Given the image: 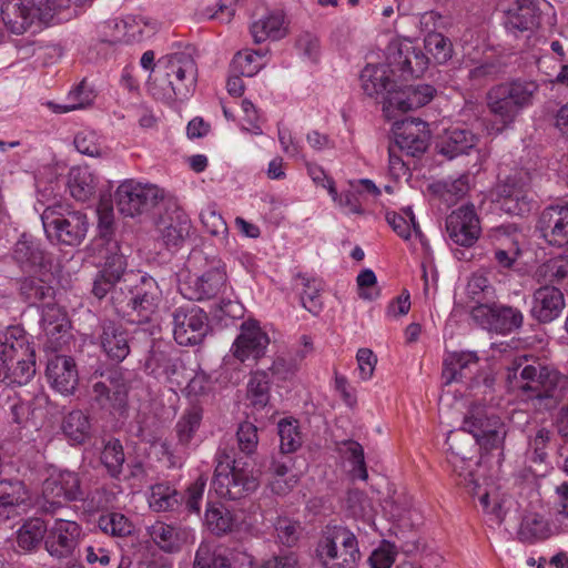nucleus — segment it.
I'll return each mask as SVG.
<instances>
[{"mask_svg": "<svg viewBox=\"0 0 568 568\" xmlns=\"http://www.w3.org/2000/svg\"><path fill=\"white\" fill-rule=\"evenodd\" d=\"M506 383L539 410L556 408L568 390L567 375L527 356L516 357L507 366Z\"/></svg>", "mask_w": 568, "mask_h": 568, "instance_id": "obj_1", "label": "nucleus"}, {"mask_svg": "<svg viewBox=\"0 0 568 568\" xmlns=\"http://www.w3.org/2000/svg\"><path fill=\"white\" fill-rule=\"evenodd\" d=\"M197 65L192 54L179 51L161 57L156 70L150 78V89L154 95L168 101L185 100L195 90Z\"/></svg>", "mask_w": 568, "mask_h": 568, "instance_id": "obj_2", "label": "nucleus"}, {"mask_svg": "<svg viewBox=\"0 0 568 568\" xmlns=\"http://www.w3.org/2000/svg\"><path fill=\"white\" fill-rule=\"evenodd\" d=\"M539 90L537 81L525 78L493 85L486 93V104L497 132L510 128L519 114L535 103Z\"/></svg>", "mask_w": 568, "mask_h": 568, "instance_id": "obj_3", "label": "nucleus"}, {"mask_svg": "<svg viewBox=\"0 0 568 568\" xmlns=\"http://www.w3.org/2000/svg\"><path fill=\"white\" fill-rule=\"evenodd\" d=\"M161 300V290L156 281L148 275H131L123 280L112 293L115 311L132 323L143 324L151 321Z\"/></svg>", "mask_w": 568, "mask_h": 568, "instance_id": "obj_4", "label": "nucleus"}, {"mask_svg": "<svg viewBox=\"0 0 568 568\" xmlns=\"http://www.w3.org/2000/svg\"><path fill=\"white\" fill-rule=\"evenodd\" d=\"M36 373V353L26 332L9 326L0 332V379L7 384H27Z\"/></svg>", "mask_w": 568, "mask_h": 568, "instance_id": "obj_5", "label": "nucleus"}, {"mask_svg": "<svg viewBox=\"0 0 568 568\" xmlns=\"http://www.w3.org/2000/svg\"><path fill=\"white\" fill-rule=\"evenodd\" d=\"M215 462L212 488L219 497L239 500L257 489V478L246 469V464L241 459L231 457L225 450H219Z\"/></svg>", "mask_w": 568, "mask_h": 568, "instance_id": "obj_6", "label": "nucleus"}, {"mask_svg": "<svg viewBox=\"0 0 568 568\" xmlns=\"http://www.w3.org/2000/svg\"><path fill=\"white\" fill-rule=\"evenodd\" d=\"M41 221L48 240L64 246H79L89 229L85 213L70 210L61 203L45 207Z\"/></svg>", "mask_w": 568, "mask_h": 568, "instance_id": "obj_7", "label": "nucleus"}, {"mask_svg": "<svg viewBox=\"0 0 568 568\" xmlns=\"http://www.w3.org/2000/svg\"><path fill=\"white\" fill-rule=\"evenodd\" d=\"M316 552L324 568H357L362 558L357 537L343 526L327 527Z\"/></svg>", "mask_w": 568, "mask_h": 568, "instance_id": "obj_8", "label": "nucleus"}, {"mask_svg": "<svg viewBox=\"0 0 568 568\" xmlns=\"http://www.w3.org/2000/svg\"><path fill=\"white\" fill-rule=\"evenodd\" d=\"M0 14L8 30L23 34L33 27L49 24L54 16V7L50 0H4Z\"/></svg>", "mask_w": 568, "mask_h": 568, "instance_id": "obj_9", "label": "nucleus"}, {"mask_svg": "<svg viewBox=\"0 0 568 568\" xmlns=\"http://www.w3.org/2000/svg\"><path fill=\"white\" fill-rule=\"evenodd\" d=\"M42 509L45 513L54 514L65 503L84 500L87 494L78 473L50 467L42 483Z\"/></svg>", "mask_w": 568, "mask_h": 568, "instance_id": "obj_10", "label": "nucleus"}, {"mask_svg": "<svg viewBox=\"0 0 568 568\" xmlns=\"http://www.w3.org/2000/svg\"><path fill=\"white\" fill-rule=\"evenodd\" d=\"M163 196V191L156 185L130 179L116 187L114 201L122 215L135 217L150 212Z\"/></svg>", "mask_w": 568, "mask_h": 568, "instance_id": "obj_11", "label": "nucleus"}, {"mask_svg": "<svg viewBox=\"0 0 568 568\" xmlns=\"http://www.w3.org/2000/svg\"><path fill=\"white\" fill-rule=\"evenodd\" d=\"M171 317L173 337L179 345H200L211 331L207 314L195 304H184L175 307Z\"/></svg>", "mask_w": 568, "mask_h": 568, "instance_id": "obj_12", "label": "nucleus"}, {"mask_svg": "<svg viewBox=\"0 0 568 568\" xmlns=\"http://www.w3.org/2000/svg\"><path fill=\"white\" fill-rule=\"evenodd\" d=\"M463 428L486 450L498 449L504 445L506 436L504 423L481 405H474L470 408L464 419Z\"/></svg>", "mask_w": 568, "mask_h": 568, "instance_id": "obj_13", "label": "nucleus"}, {"mask_svg": "<svg viewBox=\"0 0 568 568\" xmlns=\"http://www.w3.org/2000/svg\"><path fill=\"white\" fill-rule=\"evenodd\" d=\"M128 379L121 368H111L91 377V399L103 409H121L128 399Z\"/></svg>", "mask_w": 568, "mask_h": 568, "instance_id": "obj_14", "label": "nucleus"}, {"mask_svg": "<svg viewBox=\"0 0 568 568\" xmlns=\"http://www.w3.org/2000/svg\"><path fill=\"white\" fill-rule=\"evenodd\" d=\"M428 57L409 39L394 40L387 47V65L399 78H419L427 70Z\"/></svg>", "mask_w": 568, "mask_h": 568, "instance_id": "obj_15", "label": "nucleus"}, {"mask_svg": "<svg viewBox=\"0 0 568 568\" xmlns=\"http://www.w3.org/2000/svg\"><path fill=\"white\" fill-rule=\"evenodd\" d=\"M227 284L225 264L221 260L213 262L210 270L202 275L189 276L180 283L181 294L191 301H204L217 297L224 293Z\"/></svg>", "mask_w": 568, "mask_h": 568, "instance_id": "obj_16", "label": "nucleus"}, {"mask_svg": "<svg viewBox=\"0 0 568 568\" xmlns=\"http://www.w3.org/2000/svg\"><path fill=\"white\" fill-rule=\"evenodd\" d=\"M546 0H505L500 3L505 13V27L515 37L534 32L541 20Z\"/></svg>", "mask_w": 568, "mask_h": 568, "instance_id": "obj_17", "label": "nucleus"}, {"mask_svg": "<svg viewBox=\"0 0 568 568\" xmlns=\"http://www.w3.org/2000/svg\"><path fill=\"white\" fill-rule=\"evenodd\" d=\"M470 315L483 328L498 333L509 334L523 326V313L513 306L503 304H486L477 300Z\"/></svg>", "mask_w": 568, "mask_h": 568, "instance_id": "obj_18", "label": "nucleus"}, {"mask_svg": "<svg viewBox=\"0 0 568 568\" xmlns=\"http://www.w3.org/2000/svg\"><path fill=\"white\" fill-rule=\"evenodd\" d=\"M528 180L527 173L515 172L498 184L497 194L504 212L523 216L531 211L534 200Z\"/></svg>", "mask_w": 568, "mask_h": 568, "instance_id": "obj_19", "label": "nucleus"}, {"mask_svg": "<svg viewBox=\"0 0 568 568\" xmlns=\"http://www.w3.org/2000/svg\"><path fill=\"white\" fill-rule=\"evenodd\" d=\"M81 534L82 528L77 521L58 518L47 528L45 550L51 557L67 559L77 549Z\"/></svg>", "mask_w": 568, "mask_h": 568, "instance_id": "obj_20", "label": "nucleus"}, {"mask_svg": "<svg viewBox=\"0 0 568 568\" xmlns=\"http://www.w3.org/2000/svg\"><path fill=\"white\" fill-rule=\"evenodd\" d=\"M270 344L268 335L253 320L244 321L240 326V334L232 344L231 353L240 361L257 362L265 355Z\"/></svg>", "mask_w": 568, "mask_h": 568, "instance_id": "obj_21", "label": "nucleus"}, {"mask_svg": "<svg viewBox=\"0 0 568 568\" xmlns=\"http://www.w3.org/2000/svg\"><path fill=\"white\" fill-rule=\"evenodd\" d=\"M536 231L549 245H568V203L546 206L539 214Z\"/></svg>", "mask_w": 568, "mask_h": 568, "instance_id": "obj_22", "label": "nucleus"}, {"mask_svg": "<svg viewBox=\"0 0 568 568\" xmlns=\"http://www.w3.org/2000/svg\"><path fill=\"white\" fill-rule=\"evenodd\" d=\"M446 232L457 245L469 247L479 239L481 227L473 204L454 210L446 217Z\"/></svg>", "mask_w": 568, "mask_h": 568, "instance_id": "obj_23", "label": "nucleus"}, {"mask_svg": "<svg viewBox=\"0 0 568 568\" xmlns=\"http://www.w3.org/2000/svg\"><path fill=\"white\" fill-rule=\"evenodd\" d=\"M436 93V89L426 83H418L398 88L386 98L383 111L392 116L395 111L407 112L422 108L429 103Z\"/></svg>", "mask_w": 568, "mask_h": 568, "instance_id": "obj_24", "label": "nucleus"}, {"mask_svg": "<svg viewBox=\"0 0 568 568\" xmlns=\"http://www.w3.org/2000/svg\"><path fill=\"white\" fill-rule=\"evenodd\" d=\"M479 357L475 352H454L448 354L443 363L442 377L445 385L454 382L467 383L474 388L479 384L477 374Z\"/></svg>", "mask_w": 568, "mask_h": 568, "instance_id": "obj_25", "label": "nucleus"}, {"mask_svg": "<svg viewBox=\"0 0 568 568\" xmlns=\"http://www.w3.org/2000/svg\"><path fill=\"white\" fill-rule=\"evenodd\" d=\"M393 133L396 146L407 155L418 156L428 148V124L420 119L396 122Z\"/></svg>", "mask_w": 568, "mask_h": 568, "instance_id": "obj_26", "label": "nucleus"}, {"mask_svg": "<svg viewBox=\"0 0 568 568\" xmlns=\"http://www.w3.org/2000/svg\"><path fill=\"white\" fill-rule=\"evenodd\" d=\"M12 257L22 271L28 272L49 271L52 262L41 242L27 233L14 244Z\"/></svg>", "mask_w": 568, "mask_h": 568, "instance_id": "obj_27", "label": "nucleus"}, {"mask_svg": "<svg viewBox=\"0 0 568 568\" xmlns=\"http://www.w3.org/2000/svg\"><path fill=\"white\" fill-rule=\"evenodd\" d=\"M45 376L50 386L62 395L73 394L79 383L77 364L70 356L57 355L50 358Z\"/></svg>", "mask_w": 568, "mask_h": 568, "instance_id": "obj_28", "label": "nucleus"}, {"mask_svg": "<svg viewBox=\"0 0 568 568\" xmlns=\"http://www.w3.org/2000/svg\"><path fill=\"white\" fill-rule=\"evenodd\" d=\"M565 306L564 293L554 285H544L532 294L530 314L537 322L547 324L558 318Z\"/></svg>", "mask_w": 568, "mask_h": 568, "instance_id": "obj_29", "label": "nucleus"}, {"mask_svg": "<svg viewBox=\"0 0 568 568\" xmlns=\"http://www.w3.org/2000/svg\"><path fill=\"white\" fill-rule=\"evenodd\" d=\"M99 343L112 362L120 363L130 354L128 332L121 323L103 320L100 324Z\"/></svg>", "mask_w": 568, "mask_h": 568, "instance_id": "obj_30", "label": "nucleus"}, {"mask_svg": "<svg viewBox=\"0 0 568 568\" xmlns=\"http://www.w3.org/2000/svg\"><path fill=\"white\" fill-rule=\"evenodd\" d=\"M152 541L164 552H179L186 544L193 540V530L189 527L169 525L156 521L149 527Z\"/></svg>", "mask_w": 568, "mask_h": 568, "instance_id": "obj_31", "label": "nucleus"}, {"mask_svg": "<svg viewBox=\"0 0 568 568\" xmlns=\"http://www.w3.org/2000/svg\"><path fill=\"white\" fill-rule=\"evenodd\" d=\"M191 229L190 220L186 213L179 209L173 207L168 210L165 214L161 215L156 230L160 239L169 246H179L189 235Z\"/></svg>", "mask_w": 568, "mask_h": 568, "instance_id": "obj_32", "label": "nucleus"}, {"mask_svg": "<svg viewBox=\"0 0 568 568\" xmlns=\"http://www.w3.org/2000/svg\"><path fill=\"white\" fill-rule=\"evenodd\" d=\"M41 327L53 351L61 348L69 336L70 322L67 313L54 304H47L42 310Z\"/></svg>", "mask_w": 568, "mask_h": 568, "instance_id": "obj_33", "label": "nucleus"}, {"mask_svg": "<svg viewBox=\"0 0 568 568\" xmlns=\"http://www.w3.org/2000/svg\"><path fill=\"white\" fill-rule=\"evenodd\" d=\"M478 136L465 128H449L439 136L436 148L438 153L453 160L459 155L468 154L478 143Z\"/></svg>", "mask_w": 568, "mask_h": 568, "instance_id": "obj_34", "label": "nucleus"}, {"mask_svg": "<svg viewBox=\"0 0 568 568\" xmlns=\"http://www.w3.org/2000/svg\"><path fill=\"white\" fill-rule=\"evenodd\" d=\"M388 65L367 64L361 72L359 80L364 93L371 98H386L394 93L396 83L389 77Z\"/></svg>", "mask_w": 568, "mask_h": 568, "instance_id": "obj_35", "label": "nucleus"}, {"mask_svg": "<svg viewBox=\"0 0 568 568\" xmlns=\"http://www.w3.org/2000/svg\"><path fill=\"white\" fill-rule=\"evenodd\" d=\"M437 18L435 12H426L420 18V24L424 30H427V34L424 39L425 49L433 55L437 63L442 64L452 58L453 45L448 38L429 29L430 26H435Z\"/></svg>", "mask_w": 568, "mask_h": 568, "instance_id": "obj_36", "label": "nucleus"}, {"mask_svg": "<svg viewBox=\"0 0 568 568\" xmlns=\"http://www.w3.org/2000/svg\"><path fill=\"white\" fill-rule=\"evenodd\" d=\"M287 23L281 10L267 12L251 24V34L255 43L283 39L287 34Z\"/></svg>", "mask_w": 568, "mask_h": 568, "instance_id": "obj_37", "label": "nucleus"}, {"mask_svg": "<svg viewBox=\"0 0 568 568\" xmlns=\"http://www.w3.org/2000/svg\"><path fill=\"white\" fill-rule=\"evenodd\" d=\"M466 453H447V463L459 486L465 487L469 494H476L479 488L476 468L479 462L466 458Z\"/></svg>", "mask_w": 568, "mask_h": 568, "instance_id": "obj_38", "label": "nucleus"}, {"mask_svg": "<svg viewBox=\"0 0 568 568\" xmlns=\"http://www.w3.org/2000/svg\"><path fill=\"white\" fill-rule=\"evenodd\" d=\"M98 179L88 166L72 168L68 174L70 194L79 202L89 201L95 194Z\"/></svg>", "mask_w": 568, "mask_h": 568, "instance_id": "obj_39", "label": "nucleus"}, {"mask_svg": "<svg viewBox=\"0 0 568 568\" xmlns=\"http://www.w3.org/2000/svg\"><path fill=\"white\" fill-rule=\"evenodd\" d=\"M295 286L301 288V303L303 307L310 313L317 315L323 307L321 298L322 281L306 274H297L295 276Z\"/></svg>", "mask_w": 568, "mask_h": 568, "instance_id": "obj_40", "label": "nucleus"}, {"mask_svg": "<svg viewBox=\"0 0 568 568\" xmlns=\"http://www.w3.org/2000/svg\"><path fill=\"white\" fill-rule=\"evenodd\" d=\"M19 293L27 303L34 305L52 300L54 288L42 277L26 276L19 280Z\"/></svg>", "mask_w": 568, "mask_h": 568, "instance_id": "obj_41", "label": "nucleus"}, {"mask_svg": "<svg viewBox=\"0 0 568 568\" xmlns=\"http://www.w3.org/2000/svg\"><path fill=\"white\" fill-rule=\"evenodd\" d=\"M536 277L545 285H562L568 281V256L558 255L547 260L536 270Z\"/></svg>", "mask_w": 568, "mask_h": 568, "instance_id": "obj_42", "label": "nucleus"}, {"mask_svg": "<svg viewBox=\"0 0 568 568\" xmlns=\"http://www.w3.org/2000/svg\"><path fill=\"white\" fill-rule=\"evenodd\" d=\"M182 501V495L166 483L155 484L151 487L149 504L155 511H172L176 509Z\"/></svg>", "mask_w": 568, "mask_h": 568, "instance_id": "obj_43", "label": "nucleus"}, {"mask_svg": "<svg viewBox=\"0 0 568 568\" xmlns=\"http://www.w3.org/2000/svg\"><path fill=\"white\" fill-rule=\"evenodd\" d=\"M178 362L168 352L153 348L145 361V369L156 378H171L178 372Z\"/></svg>", "mask_w": 568, "mask_h": 568, "instance_id": "obj_44", "label": "nucleus"}, {"mask_svg": "<svg viewBox=\"0 0 568 568\" xmlns=\"http://www.w3.org/2000/svg\"><path fill=\"white\" fill-rule=\"evenodd\" d=\"M62 430L70 440L82 444L90 436L89 417L82 410H72L63 418Z\"/></svg>", "mask_w": 568, "mask_h": 568, "instance_id": "obj_45", "label": "nucleus"}, {"mask_svg": "<svg viewBox=\"0 0 568 568\" xmlns=\"http://www.w3.org/2000/svg\"><path fill=\"white\" fill-rule=\"evenodd\" d=\"M47 526L39 518L27 520L17 532V544L24 550H32L45 539Z\"/></svg>", "mask_w": 568, "mask_h": 568, "instance_id": "obj_46", "label": "nucleus"}, {"mask_svg": "<svg viewBox=\"0 0 568 568\" xmlns=\"http://www.w3.org/2000/svg\"><path fill=\"white\" fill-rule=\"evenodd\" d=\"M271 381L266 371H256L247 383V398L255 408H264L270 400Z\"/></svg>", "mask_w": 568, "mask_h": 568, "instance_id": "obj_47", "label": "nucleus"}, {"mask_svg": "<svg viewBox=\"0 0 568 568\" xmlns=\"http://www.w3.org/2000/svg\"><path fill=\"white\" fill-rule=\"evenodd\" d=\"M518 538L524 542L546 539L551 535L549 524L539 515L530 514L523 518L518 529Z\"/></svg>", "mask_w": 568, "mask_h": 568, "instance_id": "obj_48", "label": "nucleus"}, {"mask_svg": "<svg viewBox=\"0 0 568 568\" xmlns=\"http://www.w3.org/2000/svg\"><path fill=\"white\" fill-rule=\"evenodd\" d=\"M339 452L352 464L351 474L353 478L367 480L368 473L365 463L363 446L353 439H345L339 444Z\"/></svg>", "mask_w": 568, "mask_h": 568, "instance_id": "obj_49", "label": "nucleus"}, {"mask_svg": "<svg viewBox=\"0 0 568 568\" xmlns=\"http://www.w3.org/2000/svg\"><path fill=\"white\" fill-rule=\"evenodd\" d=\"M125 460L123 446L119 439H110L105 443L101 453V462L112 477H118Z\"/></svg>", "mask_w": 568, "mask_h": 568, "instance_id": "obj_50", "label": "nucleus"}, {"mask_svg": "<svg viewBox=\"0 0 568 568\" xmlns=\"http://www.w3.org/2000/svg\"><path fill=\"white\" fill-rule=\"evenodd\" d=\"M98 527L113 537H125L132 532L133 526L130 520L120 513L102 514L98 519Z\"/></svg>", "mask_w": 568, "mask_h": 568, "instance_id": "obj_51", "label": "nucleus"}, {"mask_svg": "<svg viewBox=\"0 0 568 568\" xmlns=\"http://www.w3.org/2000/svg\"><path fill=\"white\" fill-rule=\"evenodd\" d=\"M205 523L215 535H223L232 530L234 519L223 506H210L205 511Z\"/></svg>", "mask_w": 568, "mask_h": 568, "instance_id": "obj_52", "label": "nucleus"}, {"mask_svg": "<svg viewBox=\"0 0 568 568\" xmlns=\"http://www.w3.org/2000/svg\"><path fill=\"white\" fill-rule=\"evenodd\" d=\"M554 434L551 430L540 427L529 437L528 454L535 463H544L548 457Z\"/></svg>", "mask_w": 568, "mask_h": 568, "instance_id": "obj_53", "label": "nucleus"}, {"mask_svg": "<svg viewBox=\"0 0 568 568\" xmlns=\"http://www.w3.org/2000/svg\"><path fill=\"white\" fill-rule=\"evenodd\" d=\"M432 187L445 201L457 200L467 193L468 178L462 175L456 179H446L434 183Z\"/></svg>", "mask_w": 568, "mask_h": 568, "instance_id": "obj_54", "label": "nucleus"}, {"mask_svg": "<svg viewBox=\"0 0 568 568\" xmlns=\"http://www.w3.org/2000/svg\"><path fill=\"white\" fill-rule=\"evenodd\" d=\"M503 73V63L497 59H491L471 68L468 72V78L475 84H484L498 79Z\"/></svg>", "mask_w": 568, "mask_h": 568, "instance_id": "obj_55", "label": "nucleus"}, {"mask_svg": "<svg viewBox=\"0 0 568 568\" xmlns=\"http://www.w3.org/2000/svg\"><path fill=\"white\" fill-rule=\"evenodd\" d=\"M404 213L406 216L396 212H387L385 219L398 236L404 240H408L410 237L412 227L416 233H419V226L415 221V216L410 207L404 210Z\"/></svg>", "mask_w": 568, "mask_h": 568, "instance_id": "obj_56", "label": "nucleus"}, {"mask_svg": "<svg viewBox=\"0 0 568 568\" xmlns=\"http://www.w3.org/2000/svg\"><path fill=\"white\" fill-rule=\"evenodd\" d=\"M200 219L202 225L211 235L226 241L229 234L227 224L213 205L203 209L200 213Z\"/></svg>", "mask_w": 568, "mask_h": 568, "instance_id": "obj_57", "label": "nucleus"}, {"mask_svg": "<svg viewBox=\"0 0 568 568\" xmlns=\"http://www.w3.org/2000/svg\"><path fill=\"white\" fill-rule=\"evenodd\" d=\"M280 449L283 454L295 452L302 445V437L295 422L281 420L278 423Z\"/></svg>", "mask_w": 568, "mask_h": 568, "instance_id": "obj_58", "label": "nucleus"}, {"mask_svg": "<svg viewBox=\"0 0 568 568\" xmlns=\"http://www.w3.org/2000/svg\"><path fill=\"white\" fill-rule=\"evenodd\" d=\"M446 444L448 445L447 453H466V458L474 459L476 448L479 446L474 438L464 429L450 432L447 436Z\"/></svg>", "mask_w": 568, "mask_h": 568, "instance_id": "obj_59", "label": "nucleus"}, {"mask_svg": "<svg viewBox=\"0 0 568 568\" xmlns=\"http://www.w3.org/2000/svg\"><path fill=\"white\" fill-rule=\"evenodd\" d=\"M93 98L92 90L87 85L85 81H82L74 90L69 92L67 103L57 108L62 113L83 109L92 103Z\"/></svg>", "mask_w": 568, "mask_h": 568, "instance_id": "obj_60", "label": "nucleus"}, {"mask_svg": "<svg viewBox=\"0 0 568 568\" xmlns=\"http://www.w3.org/2000/svg\"><path fill=\"white\" fill-rule=\"evenodd\" d=\"M202 419L201 410L193 407L187 410L176 424V433L182 444H187L196 429L200 426Z\"/></svg>", "mask_w": 568, "mask_h": 568, "instance_id": "obj_61", "label": "nucleus"}, {"mask_svg": "<svg viewBox=\"0 0 568 568\" xmlns=\"http://www.w3.org/2000/svg\"><path fill=\"white\" fill-rule=\"evenodd\" d=\"M193 568H231V565L226 557L212 552L206 545H201L195 554Z\"/></svg>", "mask_w": 568, "mask_h": 568, "instance_id": "obj_62", "label": "nucleus"}, {"mask_svg": "<svg viewBox=\"0 0 568 568\" xmlns=\"http://www.w3.org/2000/svg\"><path fill=\"white\" fill-rule=\"evenodd\" d=\"M236 437L239 448L242 453L248 456L256 450L258 436L255 425L250 422L241 423L236 432Z\"/></svg>", "mask_w": 568, "mask_h": 568, "instance_id": "obj_63", "label": "nucleus"}, {"mask_svg": "<svg viewBox=\"0 0 568 568\" xmlns=\"http://www.w3.org/2000/svg\"><path fill=\"white\" fill-rule=\"evenodd\" d=\"M260 70V64L256 63V53L237 52L230 67V72L239 73L243 77H253Z\"/></svg>", "mask_w": 568, "mask_h": 568, "instance_id": "obj_64", "label": "nucleus"}]
</instances>
